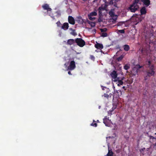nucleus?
I'll return each mask as SVG.
<instances>
[{
    "label": "nucleus",
    "instance_id": "obj_35",
    "mask_svg": "<svg viewBox=\"0 0 156 156\" xmlns=\"http://www.w3.org/2000/svg\"><path fill=\"white\" fill-rule=\"evenodd\" d=\"M91 126H95V127H96L97 126V124L96 123H92L91 124Z\"/></svg>",
    "mask_w": 156,
    "mask_h": 156
},
{
    "label": "nucleus",
    "instance_id": "obj_41",
    "mask_svg": "<svg viewBox=\"0 0 156 156\" xmlns=\"http://www.w3.org/2000/svg\"><path fill=\"white\" fill-rule=\"evenodd\" d=\"M148 66H149V67H150V66H151V61H149L148 62Z\"/></svg>",
    "mask_w": 156,
    "mask_h": 156
},
{
    "label": "nucleus",
    "instance_id": "obj_39",
    "mask_svg": "<svg viewBox=\"0 0 156 156\" xmlns=\"http://www.w3.org/2000/svg\"><path fill=\"white\" fill-rule=\"evenodd\" d=\"M89 19L90 20H92L93 19H95V18H93L91 17H89Z\"/></svg>",
    "mask_w": 156,
    "mask_h": 156
},
{
    "label": "nucleus",
    "instance_id": "obj_17",
    "mask_svg": "<svg viewBox=\"0 0 156 156\" xmlns=\"http://www.w3.org/2000/svg\"><path fill=\"white\" fill-rule=\"evenodd\" d=\"M104 8L101 6L99 7L98 9L99 16H102V11L104 10Z\"/></svg>",
    "mask_w": 156,
    "mask_h": 156
},
{
    "label": "nucleus",
    "instance_id": "obj_18",
    "mask_svg": "<svg viewBox=\"0 0 156 156\" xmlns=\"http://www.w3.org/2000/svg\"><path fill=\"white\" fill-rule=\"evenodd\" d=\"M114 153L112 151L111 149H109V148L108 147V152L107 154V156H113Z\"/></svg>",
    "mask_w": 156,
    "mask_h": 156
},
{
    "label": "nucleus",
    "instance_id": "obj_2",
    "mask_svg": "<svg viewBox=\"0 0 156 156\" xmlns=\"http://www.w3.org/2000/svg\"><path fill=\"white\" fill-rule=\"evenodd\" d=\"M155 68L153 65H151L150 66L148 69H147L146 70V74L148 76L151 77L152 76H154L155 74Z\"/></svg>",
    "mask_w": 156,
    "mask_h": 156
},
{
    "label": "nucleus",
    "instance_id": "obj_46",
    "mask_svg": "<svg viewBox=\"0 0 156 156\" xmlns=\"http://www.w3.org/2000/svg\"><path fill=\"white\" fill-rule=\"evenodd\" d=\"M122 88L124 89V90H126V87L125 86H123L122 87Z\"/></svg>",
    "mask_w": 156,
    "mask_h": 156
},
{
    "label": "nucleus",
    "instance_id": "obj_32",
    "mask_svg": "<svg viewBox=\"0 0 156 156\" xmlns=\"http://www.w3.org/2000/svg\"><path fill=\"white\" fill-rule=\"evenodd\" d=\"M90 58L93 61H94L95 59L93 55H90Z\"/></svg>",
    "mask_w": 156,
    "mask_h": 156
},
{
    "label": "nucleus",
    "instance_id": "obj_34",
    "mask_svg": "<svg viewBox=\"0 0 156 156\" xmlns=\"http://www.w3.org/2000/svg\"><path fill=\"white\" fill-rule=\"evenodd\" d=\"M71 34L73 36H75L77 35L75 31V30L71 32Z\"/></svg>",
    "mask_w": 156,
    "mask_h": 156
},
{
    "label": "nucleus",
    "instance_id": "obj_42",
    "mask_svg": "<svg viewBox=\"0 0 156 156\" xmlns=\"http://www.w3.org/2000/svg\"><path fill=\"white\" fill-rule=\"evenodd\" d=\"M101 16H99V19H98V21L99 22H101V17H100Z\"/></svg>",
    "mask_w": 156,
    "mask_h": 156
},
{
    "label": "nucleus",
    "instance_id": "obj_4",
    "mask_svg": "<svg viewBox=\"0 0 156 156\" xmlns=\"http://www.w3.org/2000/svg\"><path fill=\"white\" fill-rule=\"evenodd\" d=\"M76 68V65L74 61H72L70 62L69 66H68V69L71 70H73Z\"/></svg>",
    "mask_w": 156,
    "mask_h": 156
},
{
    "label": "nucleus",
    "instance_id": "obj_10",
    "mask_svg": "<svg viewBox=\"0 0 156 156\" xmlns=\"http://www.w3.org/2000/svg\"><path fill=\"white\" fill-rule=\"evenodd\" d=\"M144 5L146 7H147L150 4V0H141Z\"/></svg>",
    "mask_w": 156,
    "mask_h": 156
},
{
    "label": "nucleus",
    "instance_id": "obj_47",
    "mask_svg": "<svg viewBox=\"0 0 156 156\" xmlns=\"http://www.w3.org/2000/svg\"><path fill=\"white\" fill-rule=\"evenodd\" d=\"M98 0H94V1H93V2H95L96 1H97Z\"/></svg>",
    "mask_w": 156,
    "mask_h": 156
},
{
    "label": "nucleus",
    "instance_id": "obj_22",
    "mask_svg": "<svg viewBox=\"0 0 156 156\" xmlns=\"http://www.w3.org/2000/svg\"><path fill=\"white\" fill-rule=\"evenodd\" d=\"M97 15V13L96 12H91L90 13V16H95Z\"/></svg>",
    "mask_w": 156,
    "mask_h": 156
},
{
    "label": "nucleus",
    "instance_id": "obj_40",
    "mask_svg": "<svg viewBox=\"0 0 156 156\" xmlns=\"http://www.w3.org/2000/svg\"><path fill=\"white\" fill-rule=\"evenodd\" d=\"M122 24V22H119L118 23V25L119 26H121Z\"/></svg>",
    "mask_w": 156,
    "mask_h": 156
},
{
    "label": "nucleus",
    "instance_id": "obj_14",
    "mask_svg": "<svg viewBox=\"0 0 156 156\" xmlns=\"http://www.w3.org/2000/svg\"><path fill=\"white\" fill-rule=\"evenodd\" d=\"M95 47L96 48L98 49H101L103 48V46L101 44L97 43L95 45Z\"/></svg>",
    "mask_w": 156,
    "mask_h": 156
},
{
    "label": "nucleus",
    "instance_id": "obj_8",
    "mask_svg": "<svg viewBox=\"0 0 156 156\" xmlns=\"http://www.w3.org/2000/svg\"><path fill=\"white\" fill-rule=\"evenodd\" d=\"M68 22L71 24L74 25L75 23V20L74 18L71 16H69L68 17Z\"/></svg>",
    "mask_w": 156,
    "mask_h": 156
},
{
    "label": "nucleus",
    "instance_id": "obj_3",
    "mask_svg": "<svg viewBox=\"0 0 156 156\" xmlns=\"http://www.w3.org/2000/svg\"><path fill=\"white\" fill-rule=\"evenodd\" d=\"M75 43L81 47H83L85 44V41L81 38H77L75 39Z\"/></svg>",
    "mask_w": 156,
    "mask_h": 156
},
{
    "label": "nucleus",
    "instance_id": "obj_28",
    "mask_svg": "<svg viewBox=\"0 0 156 156\" xmlns=\"http://www.w3.org/2000/svg\"><path fill=\"white\" fill-rule=\"evenodd\" d=\"M101 31V32H105L107 31V29L106 28H104L103 29H100Z\"/></svg>",
    "mask_w": 156,
    "mask_h": 156
},
{
    "label": "nucleus",
    "instance_id": "obj_37",
    "mask_svg": "<svg viewBox=\"0 0 156 156\" xmlns=\"http://www.w3.org/2000/svg\"><path fill=\"white\" fill-rule=\"evenodd\" d=\"M145 148L144 147L143 148H142V149H141L140 151L141 152H142L143 151H145Z\"/></svg>",
    "mask_w": 156,
    "mask_h": 156
},
{
    "label": "nucleus",
    "instance_id": "obj_23",
    "mask_svg": "<svg viewBox=\"0 0 156 156\" xmlns=\"http://www.w3.org/2000/svg\"><path fill=\"white\" fill-rule=\"evenodd\" d=\"M88 23L90 25V26L92 27H94L95 26V24L94 22H89Z\"/></svg>",
    "mask_w": 156,
    "mask_h": 156
},
{
    "label": "nucleus",
    "instance_id": "obj_16",
    "mask_svg": "<svg viewBox=\"0 0 156 156\" xmlns=\"http://www.w3.org/2000/svg\"><path fill=\"white\" fill-rule=\"evenodd\" d=\"M69 24L67 23H65L62 27V28L64 30H66L69 28Z\"/></svg>",
    "mask_w": 156,
    "mask_h": 156
},
{
    "label": "nucleus",
    "instance_id": "obj_38",
    "mask_svg": "<svg viewBox=\"0 0 156 156\" xmlns=\"http://www.w3.org/2000/svg\"><path fill=\"white\" fill-rule=\"evenodd\" d=\"M155 139L154 138L153 136H150V140H151V139L153 140V139Z\"/></svg>",
    "mask_w": 156,
    "mask_h": 156
},
{
    "label": "nucleus",
    "instance_id": "obj_26",
    "mask_svg": "<svg viewBox=\"0 0 156 156\" xmlns=\"http://www.w3.org/2000/svg\"><path fill=\"white\" fill-rule=\"evenodd\" d=\"M107 36V34L105 32H103L101 34V36L104 37H106Z\"/></svg>",
    "mask_w": 156,
    "mask_h": 156
},
{
    "label": "nucleus",
    "instance_id": "obj_31",
    "mask_svg": "<svg viewBox=\"0 0 156 156\" xmlns=\"http://www.w3.org/2000/svg\"><path fill=\"white\" fill-rule=\"evenodd\" d=\"M118 32L121 34H124L125 33V30H119Z\"/></svg>",
    "mask_w": 156,
    "mask_h": 156
},
{
    "label": "nucleus",
    "instance_id": "obj_21",
    "mask_svg": "<svg viewBox=\"0 0 156 156\" xmlns=\"http://www.w3.org/2000/svg\"><path fill=\"white\" fill-rule=\"evenodd\" d=\"M109 4L110 5H114V4L116 3V0H108Z\"/></svg>",
    "mask_w": 156,
    "mask_h": 156
},
{
    "label": "nucleus",
    "instance_id": "obj_25",
    "mask_svg": "<svg viewBox=\"0 0 156 156\" xmlns=\"http://www.w3.org/2000/svg\"><path fill=\"white\" fill-rule=\"evenodd\" d=\"M109 14L111 17H113L114 16V13L112 11H110L109 12Z\"/></svg>",
    "mask_w": 156,
    "mask_h": 156
},
{
    "label": "nucleus",
    "instance_id": "obj_20",
    "mask_svg": "<svg viewBox=\"0 0 156 156\" xmlns=\"http://www.w3.org/2000/svg\"><path fill=\"white\" fill-rule=\"evenodd\" d=\"M130 65L129 64H126L124 66V69L126 70H128L130 68Z\"/></svg>",
    "mask_w": 156,
    "mask_h": 156
},
{
    "label": "nucleus",
    "instance_id": "obj_11",
    "mask_svg": "<svg viewBox=\"0 0 156 156\" xmlns=\"http://www.w3.org/2000/svg\"><path fill=\"white\" fill-rule=\"evenodd\" d=\"M120 93V95H121L122 94V92L120 90H118L117 91L115 90L114 91V95L113 96V98H115V96H116L115 98H118L119 97V95L118 94L119 93Z\"/></svg>",
    "mask_w": 156,
    "mask_h": 156
},
{
    "label": "nucleus",
    "instance_id": "obj_27",
    "mask_svg": "<svg viewBox=\"0 0 156 156\" xmlns=\"http://www.w3.org/2000/svg\"><path fill=\"white\" fill-rule=\"evenodd\" d=\"M123 56L121 55L120 57H119L118 58H117V60L119 62L121 61L123 59Z\"/></svg>",
    "mask_w": 156,
    "mask_h": 156
},
{
    "label": "nucleus",
    "instance_id": "obj_5",
    "mask_svg": "<svg viewBox=\"0 0 156 156\" xmlns=\"http://www.w3.org/2000/svg\"><path fill=\"white\" fill-rule=\"evenodd\" d=\"M103 122L105 124V126H110V123L111 122V120L109 119V118H107V116L105 117L103 119Z\"/></svg>",
    "mask_w": 156,
    "mask_h": 156
},
{
    "label": "nucleus",
    "instance_id": "obj_50",
    "mask_svg": "<svg viewBox=\"0 0 156 156\" xmlns=\"http://www.w3.org/2000/svg\"><path fill=\"white\" fill-rule=\"evenodd\" d=\"M83 0V1H86V0Z\"/></svg>",
    "mask_w": 156,
    "mask_h": 156
},
{
    "label": "nucleus",
    "instance_id": "obj_7",
    "mask_svg": "<svg viewBox=\"0 0 156 156\" xmlns=\"http://www.w3.org/2000/svg\"><path fill=\"white\" fill-rule=\"evenodd\" d=\"M42 7L44 10H46L48 11H51L52 9L49 7V5L47 4H45L42 5Z\"/></svg>",
    "mask_w": 156,
    "mask_h": 156
},
{
    "label": "nucleus",
    "instance_id": "obj_36",
    "mask_svg": "<svg viewBox=\"0 0 156 156\" xmlns=\"http://www.w3.org/2000/svg\"><path fill=\"white\" fill-rule=\"evenodd\" d=\"M56 24L58 26L60 27L61 25V23L60 21H58L56 23Z\"/></svg>",
    "mask_w": 156,
    "mask_h": 156
},
{
    "label": "nucleus",
    "instance_id": "obj_44",
    "mask_svg": "<svg viewBox=\"0 0 156 156\" xmlns=\"http://www.w3.org/2000/svg\"><path fill=\"white\" fill-rule=\"evenodd\" d=\"M68 74L69 75H72V74L71 73V72H70V71H69L68 72Z\"/></svg>",
    "mask_w": 156,
    "mask_h": 156
},
{
    "label": "nucleus",
    "instance_id": "obj_43",
    "mask_svg": "<svg viewBox=\"0 0 156 156\" xmlns=\"http://www.w3.org/2000/svg\"><path fill=\"white\" fill-rule=\"evenodd\" d=\"M50 16H51V17H52L53 19H55V17L54 16H51V15H50Z\"/></svg>",
    "mask_w": 156,
    "mask_h": 156
},
{
    "label": "nucleus",
    "instance_id": "obj_19",
    "mask_svg": "<svg viewBox=\"0 0 156 156\" xmlns=\"http://www.w3.org/2000/svg\"><path fill=\"white\" fill-rule=\"evenodd\" d=\"M123 48L125 51H128L129 50L130 48L129 45L126 44L123 46Z\"/></svg>",
    "mask_w": 156,
    "mask_h": 156
},
{
    "label": "nucleus",
    "instance_id": "obj_30",
    "mask_svg": "<svg viewBox=\"0 0 156 156\" xmlns=\"http://www.w3.org/2000/svg\"><path fill=\"white\" fill-rule=\"evenodd\" d=\"M116 107H117V105H115V104L114 105L113 104V107L112 108V110L111 111H113L116 108Z\"/></svg>",
    "mask_w": 156,
    "mask_h": 156
},
{
    "label": "nucleus",
    "instance_id": "obj_6",
    "mask_svg": "<svg viewBox=\"0 0 156 156\" xmlns=\"http://www.w3.org/2000/svg\"><path fill=\"white\" fill-rule=\"evenodd\" d=\"M111 75L114 80H116L119 77H117V74L116 72L115 71H113V72L111 73Z\"/></svg>",
    "mask_w": 156,
    "mask_h": 156
},
{
    "label": "nucleus",
    "instance_id": "obj_15",
    "mask_svg": "<svg viewBox=\"0 0 156 156\" xmlns=\"http://www.w3.org/2000/svg\"><path fill=\"white\" fill-rule=\"evenodd\" d=\"M75 42V40L73 39H69L67 40V44L71 45Z\"/></svg>",
    "mask_w": 156,
    "mask_h": 156
},
{
    "label": "nucleus",
    "instance_id": "obj_53",
    "mask_svg": "<svg viewBox=\"0 0 156 156\" xmlns=\"http://www.w3.org/2000/svg\"><path fill=\"white\" fill-rule=\"evenodd\" d=\"M148 148H147V150H148Z\"/></svg>",
    "mask_w": 156,
    "mask_h": 156
},
{
    "label": "nucleus",
    "instance_id": "obj_12",
    "mask_svg": "<svg viewBox=\"0 0 156 156\" xmlns=\"http://www.w3.org/2000/svg\"><path fill=\"white\" fill-rule=\"evenodd\" d=\"M141 15H145L147 13V10L146 8L144 6L142 7L140 10Z\"/></svg>",
    "mask_w": 156,
    "mask_h": 156
},
{
    "label": "nucleus",
    "instance_id": "obj_45",
    "mask_svg": "<svg viewBox=\"0 0 156 156\" xmlns=\"http://www.w3.org/2000/svg\"><path fill=\"white\" fill-rule=\"evenodd\" d=\"M154 147L155 148V149H156V144H155L154 145Z\"/></svg>",
    "mask_w": 156,
    "mask_h": 156
},
{
    "label": "nucleus",
    "instance_id": "obj_49",
    "mask_svg": "<svg viewBox=\"0 0 156 156\" xmlns=\"http://www.w3.org/2000/svg\"><path fill=\"white\" fill-rule=\"evenodd\" d=\"M141 51L142 52H143V48L141 49Z\"/></svg>",
    "mask_w": 156,
    "mask_h": 156
},
{
    "label": "nucleus",
    "instance_id": "obj_13",
    "mask_svg": "<svg viewBox=\"0 0 156 156\" xmlns=\"http://www.w3.org/2000/svg\"><path fill=\"white\" fill-rule=\"evenodd\" d=\"M77 21L78 23L80 24H83V23H84L83 20L81 16H79L77 18Z\"/></svg>",
    "mask_w": 156,
    "mask_h": 156
},
{
    "label": "nucleus",
    "instance_id": "obj_29",
    "mask_svg": "<svg viewBox=\"0 0 156 156\" xmlns=\"http://www.w3.org/2000/svg\"><path fill=\"white\" fill-rule=\"evenodd\" d=\"M103 96L106 98L107 99H108L109 97V95L106 94H105L103 95Z\"/></svg>",
    "mask_w": 156,
    "mask_h": 156
},
{
    "label": "nucleus",
    "instance_id": "obj_9",
    "mask_svg": "<svg viewBox=\"0 0 156 156\" xmlns=\"http://www.w3.org/2000/svg\"><path fill=\"white\" fill-rule=\"evenodd\" d=\"M114 82H117L116 83L119 86H120L121 85H122L123 83V82L122 81V80L121 79L120 80L119 78H118L116 80H114Z\"/></svg>",
    "mask_w": 156,
    "mask_h": 156
},
{
    "label": "nucleus",
    "instance_id": "obj_54",
    "mask_svg": "<svg viewBox=\"0 0 156 156\" xmlns=\"http://www.w3.org/2000/svg\"><path fill=\"white\" fill-rule=\"evenodd\" d=\"M148 148H147V150H148Z\"/></svg>",
    "mask_w": 156,
    "mask_h": 156
},
{
    "label": "nucleus",
    "instance_id": "obj_24",
    "mask_svg": "<svg viewBox=\"0 0 156 156\" xmlns=\"http://www.w3.org/2000/svg\"><path fill=\"white\" fill-rule=\"evenodd\" d=\"M142 67L141 66H140L139 65H137L136 66L135 68H134V69H137L136 71L137 72V70L141 68Z\"/></svg>",
    "mask_w": 156,
    "mask_h": 156
},
{
    "label": "nucleus",
    "instance_id": "obj_33",
    "mask_svg": "<svg viewBox=\"0 0 156 156\" xmlns=\"http://www.w3.org/2000/svg\"><path fill=\"white\" fill-rule=\"evenodd\" d=\"M151 77L150 76H148L147 74H146V75L144 76V80H147L149 78Z\"/></svg>",
    "mask_w": 156,
    "mask_h": 156
},
{
    "label": "nucleus",
    "instance_id": "obj_1",
    "mask_svg": "<svg viewBox=\"0 0 156 156\" xmlns=\"http://www.w3.org/2000/svg\"><path fill=\"white\" fill-rule=\"evenodd\" d=\"M139 0H134L132 4L130 5L128 7V10L131 12H135L139 8V6L137 4L138 3Z\"/></svg>",
    "mask_w": 156,
    "mask_h": 156
},
{
    "label": "nucleus",
    "instance_id": "obj_48",
    "mask_svg": "<svg viewBox=\"0 0 156 156\" xmlns=\"http://www.w3.org/2000/svg\"><path fill=\"white\" fill-rule=\"evenodd\" d=\"M110 95V96H109V97H111L112 95V94H110L109 95Z\"/></svg>",
    "mask_w": 156,
    "mask_h": 156
},
{
    "label": "nucleus",
    "instance_id": "obj_52",
    "mask_svg": "<svg viewBox=\"0 0 156 156\" xmlns=\"http://www.w3.org/2000/svg\"><path fill=\"white\" fill-rule=\"evenodd\" d=\"M99 121L98 120H97V122H98Z\"/></svg>",
    "mask_w": 156,
    "mask_h": 156
},
{
    "label": "nucleus",
    "instance_id": "obj_51",
    "mask_svg": "<svg viewBox=\"0 0 156 156\" xmlns=\"http://www.w3.org/2000/svg\"><path fill=\"white\" fill-rule=\"evenodd\" d=\"M94 122H95V121L94 120H93Z\"/></svg>",
    "mask_w": 156,
    "mask_h": 156
}]
</instances>
